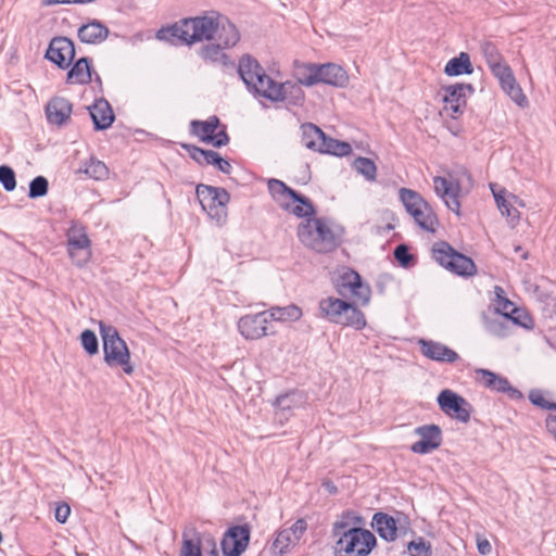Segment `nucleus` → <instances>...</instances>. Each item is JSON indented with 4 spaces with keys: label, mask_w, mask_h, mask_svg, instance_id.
Returning <instances> with one entry per match:
<instances>
[{
    "label": "nucleus",
    "mask_w": 556,
    "mask_h": 556,
    "mask_svg": "<svg viewBox=\"0 0 556 556\" xmlns=\"http://www.w3.org/2000/svg\"><path fill=\"white\" fill-rule=\"evenodd\" d=\"M161 40L177 39L192 46L203 41H219L222 46L235 47L240 41L237 26L218 11L210 10L193 17H186L157 31Z\"/></svg>",
    "instance_id": "nucleus-1"
},
{
    "label": "nucleus",
    "mask_w": 556,
    "mask_h": 556,
    "mask_svg": "<svg viewBox=\"0 0 556 556\" xmlns=\"http://www.w3.org/2000/svg\"><path fill=\"white\" fill-rule=\"evenodd\" d=\"M300 242L317 253H328L337 245V237L330 223L325 218L313 217L302 219L296 228Z\"/></svg>",
    "instance_id": "nucleus-2"
},
{
    "label": "nucleus",
    "mask_w": 556,
    "mask_h": 556,
    "mask_svg": "<svg viewBox=\"0 0 556 556\" xmlns=\"http://www.w3.org/2000/svg\"><path fill=\"white\" fill-rule=\"evenodd\" d=\"M472 188V178L466 169L448 173L447 176H435L433 189L444 204L460 216V198L469 193Z\"/></svg>",
    "instance_id": "nucleus-3"
},
{
    "label": "nucleus",
    "mask_w": 556,
    "mask_h": 556,
    "mask_svg": "<svg viewBox=\"0 0 556 556\" xmlns=\"http://www.w3.org/2000/svg\"><path fill=\"white\" fill-rule=\"evenodd\" d=\"M99 330L103 342L104 363L111 368H122L126 375H132L135 367L131 364L130 351L117 329L100 321Z\"/></svg>",
    "instance_id": "nucleus-4"
},
{
    "label": "nucleus",
    "mask_w": 556,
    "mask_h": 556,
    "mask_svg": "<svg viewBox=\"0 0 556 556\" xmlns=\"http://www.w3.org/2000/svg\"><path fill=\"white\" fill-rule=\"evenodd\" d=\"M333 535L338 536L336 549L353 556H367L376 545L375 535L362 528H348L346 522L333 525Z\"/></svg>",
    "instance_id": "nucleus-5"
},
{
    "label": "nucleus",
    "mask_w": 556,
    "mask_h": 556,
    "mask_svg": "<svg viewBox=\"0 0 556 556\" xmlns=\"http://www.w3.org/2000/svg\"><path fill=\"white\" fill-rule=\"evenodd\" d=\"M319 311L321 317L344 327L361 330L367 325L362 311L353 304L334 296L321 299L319 301Z\"/></svg>",
    "instance_id": "nucleus-6"
},
{
    "label": "nucleus",
    "mask_w": 556,
    "mask_h": 556,
    "mask_svg": "<svg viewBox=\"0 0 556 556\" xmlns=\"http://www.w3.org/2000/svg\"><path fill=\"white\" fill-rule=\"evenodd\" d=\"M267 186L270 195L282 210L303 219L314 217L315 210L307 198L300 195L278 179H269Z\"/></svg>",
    "instance_id": "nucleus-7"
},
{
    "label": "nucleus",
    "mask_w": 556,
    "mask_h": 556,
    "mask_svg": "<svg viewBox=\"0 0 556 556\" xmlns=\"http://www.w3.org/2000/svg\"><path fill=\"white\" fill-rule=\"evenodd\" d=\"M399 197L406 212L426 231L434 232L439 225L437 215L429 203L415 190L401 188Z\"/></svg>",
    "instance_id": "nucleus-8"
},
{
    "label": "nucleus",
    "mask_w": 556,
    "mask_h": 556,
    "mask_svg": "<svg viewBox=\"0 0 556 556\" xmlns=\"http://www.w3.org/2000/svg\"><path fill=\"white\" fill-rule=\"evenodd\" d=\"M197 195L204 211L218 225H224L227 219V204L230 200L229 193L222 188L205 185L197 187Z\"/></svg>",
    "instance_id": "nucleus-9"
},
{
    "label": "nucleus",
    "mask_w": 556,
    "mask_h": 556,
    "mask_svg": "<svg viewBox=\"0 0 556 556\" xmlns=\"http://www.w3.org/2000/svg\"><path fill=\"white\" fill-rule=\"evenodd\" d=\"M240 77L250 90L267 99V92L275 80L265 74L258 62L250 55H244L239 61Z\"/></svg>",
    "instance_id": "nucleus-10"
},
{
    "label": "nucleus",
    "mask_w": 556,
    "mask_h": 556,
    "mask_svg": "<svg viewBox=\"0 0 556 556\" xmlns=\"http://www.w3.org/2000/svg\"><path fill=\"white\" fill-rule=\"evenodd\" d=\"M432 254L435 261L459 276H472L476 274V265L471 258L456 252L446 242H438L433 245Z\"/></svg>",
    "instance_id": "nucleus-11"
},
{
    "label": "nucleus",
    "mask_w": 556,
    "mask_h": 556,
    "mask_svg": "<svg viewBox=\"0 0 556 556\" xmlns=\"http://www.w3.org/2000/svg\"><path fill=\"white\" fill-rule=\"evenodd\" d=\"M67 253L77 267H84L92 257L91 240L86 228L79 224H73L66 232Z\"/></svg>",
    "instance_id": "nucleus-12"
},
{
    "label": "nucleus",
    "mask_w": 556,
    "mask_h": 556,
    "mask_svg": "<svg viewBox=\"0 0 556 556\" xmlns=\"http://www.w3.org/2000/svg\"><path fill=\"white\" fill-rule=\"evenodd\" d=\"M490 189L501 215L511 228H515L521 218L518 207H525V201L496 184H490Z\"/></svg>",
    "instance_id": "nucleus-13"
},
{
    "label": "nucleus",
    "mask_w": 556,
    "mask_h": 556,
    "mask_svg": "<svg viewBox=\"0 0 556 556\" xmlns=\"http://www.w3.org/2000/svg\"><path fill=\"white\" fill-rule=\"evenodd\" d=\"M473 91L469 84H454L442 87L438 93L443 102V112L452 118L463 114L467 97Z\"/></svg>",
    "instance_id": "nucleus-14"
},
{
    "label": "nucleus",
    "mask_w": 556,
    "mask_h": 556,
    "mask_svg": "<svg viewBox=\"0 0 556 556\" xmlns=\"http://www.w3.org/2000/svg\"><path fill=\"white\" fill-rule=\"evenodd\" d=\"M240 334L245 340H260L275 333L270 329V321L266 311L256 314H247L239 318L237 324Z\"/></svg>",
    "instance_id": "nucleus-15"
},
{
    "label": "nucleus",
    "mask_w": 556,
    "mask_h": 556,
    "mask_svg": "<svg viewBox=\"0 0 556 556\" xmlns=\"http://www.w3.org/2000/svg\"><path fill=\"white\" fill-rule=\"evenodd\" d=\"M493 75L498 79L503 91L520 108L528 105V99L517 83L511 68L506 63H501L491 68Z\"/></svg>",
    "instance_id": "nucleus-16"
},
{
    "label": "nucleus",
    "mask_w": 556,
    "mask_h": 556,
    "mask_svg": "<svg viewBox=\"0 0 556 556\" xmlns=\"http://www.w3.org/2000/svg\"><path fill=\"white\" fill-rule=\"evenodd\" d=\"M494 294V306L497 313L516 325L525 328H531L532 319L525 311L516 307V305L506 298V293L502 287L495 286Z\"/></svg>",
    "instance_id": "nucleus-17"
},
{
    "label": "nucleus",
    "mask_w": 556,
    "mask_h": 556,
    "mask_svg": "<svg viewBox=\"0 0 556 556\" xmlns=\"http://www.w3.org/2000/svg\"><path fill=\"white\" fill-rule=\"evenodd\" d=\"M438 404L442 412L462 422L470 419V405L460 395L450 389H445L438 395Z\"/></svg>",
    "instance_id": "nucleus-18"
},
{
    "label": "nucleus",
    "mask_w": 556,
    "mask_h": 556,
    "mask_svg": "<svg viewBox=\"0 0 556 556\" xmlns=\"http://www.w3.org/2000/svg\"><path fill=\"white\" fill-rule=\"evenodd\" d=\"M219 121L216 116H212L206 121H192L191 132L197 136L201 141L212 143L214 147H222L228 142V137L225 131L216 132Z\"/></svg>",
    "instance_id": "nucleus-19"
},
{
    "label": "nucleus",
    "mask_w": 556,
    "mask_h": 556,
    "mask_svg": "<svg viewBox=\"0 0 556 556\" xmlns=\"http://www.w3.org/2000/svg\"><path fill=\"white\" fill-rule=\"evenodd\" d=\"M306 528L305 520L299 519L291 527L280 530L271 546L274 554L281 556L289 552L300 542Z\"/></svg>",
    "instance_id": "nucleus-20"
},
{
    "label": "nucleus",
    "mask_w": 556,
    "mask_h": 556,
    "mask_svg": "<svg viewBox=\"0 0 556 556\" xmlns=\"http://www.w3.org/2000/svg\"><path fill=\"white\" fill-rule=\"evenodd\" d=\"M250 541V531L247 527L236 526L224 535L222 548L225 556H240Z\"/></svg>",
    "instance_id": "nucleus-21"
},
{
    "label": "nucleus",
    "mask_w": 556,
    "mask_h": 556,
    "mask_svg": "<svg viewBox=\"0 0 556 556\" xmlns=\"http://www.w3.org/2000/svg\"><path fill=\"white\" fill-rule=\"evenodd\" d=\"M415 432L420 437V440L410 446L412 452L416 454H428L441 445L442 433L438 426H421L418 427Z\"/></svg>",
    "instance_id": "nucleus-22"
},
{
    "label": "nucleus",
    "mask_w": 556,
    "mask_h": 556,
    "mask_svg": "<svg viewBox=\"0 0 556 556\" xmlns=\"http://www.w3.org/2000/svg\"><path fill=\"white\" fill-rule=\"evenodd\" d=\"M267 99L273 102L288 101L292 104H300L304 100V92L299 83L275 81L271 89L267 92Z\"/></svg>",
    "instance_id": "nucleus-23"
},
{
    "label": "nucleus",
    "mask_w": 556,
    "mask_h": 556,
    "mask_svg": "<svg viewBox=\"0 0 556 556\" xmlns=\"http://www.w3.org/2000/svg\"><path fill=\"white\" fill-rule=\"evenodd\" d=\"M75 56V48L73 41L65 37H59L51 40L47 50V58L59 65L67 67Z\"/></svg>",
    "instance_id": "nucleus-24"
},
{
    "label": "nucleus",
    "mask_w": 556,
    "mask_h": 556,
    "mask_svg": "<svg viewBox=\"0 0 556 556\" xmlns=\"http://www.w3.org/2000/svg\"><path fill=\"white\" fill-rule=\"evenodd\" d=\"M349 80V75L341 65L336 63L319 64L316 85L326 84L336 88H345Z\"/></svg>",
    "instance_id": "nucleus-25"
},
{
    "label": "nucleus",
    "mask_w": 556,
    "mask_h": 556,
    "mask_svg": "<svg viewBox=\"0 0 556 556\" xmlns=\"http://www.w3.org/2000/svg\"><path fill=\"white\" fill-rule=\"evenodd\" d=\"M73 106L70 100L63 97H54L46 106L47 119L52 125L63 126L70 121Z\"/></svg>",
    "instance_id": "nucleus-26"
},
{
    "label": "nucleus",
    "mask_w": 556,
    "mask_h": 556,
    "mask_svg": "<svg viewBox=\"0 0 556 556\" xmlns=\"http://www.w3.org/2000/svg\"><path fill=\"white\" fill-rule=\"evenodd\" d=\"M419 345L421 353L432 361L453 363L458 358L455 351L440 342L420 340Z\"/></svg>",
    "instance_id": "nucleus-27"
},
{
    "label": "nucleus",
    "mask_w": 556,
    "mask_h": 556,
    "mask_svg": "<svg viewBox=\"0 0 556 556\" xmlns=\"http://www.w3.org/2000/svg\"><path fill=\"white\" fill-rule=\"evenodd\" d=\"M342 283L348 287L353 295L363 304H368L370 300V289L362 282L361 276L354 270H346L342 275Z\"/></svg>",
    "instance_id": "nucleus-28"
},
{
    "label": "nucleus",
    "mask_w": 556,
    "mask_h": 556,
    "mask_svg": "<svg viewBox=\"0 0 556 556\" xmlns=\"http://www.w3.org/2000/svg\"><path fill=\"white\" fill-rule=\"evenodd\" d=\"M90 115L97 129H106L114 121L111 105L105 100L96 101L90 108Z\"/></svg>",
    "instance_id": "nucleus-29"
},
{
    "label": "nucleus",
    "mask_w": 556,
    "mask_h": 556,
    "mask_svg": "<svg viewBox=\"0 0 556 556\" xmlns=\"http://www.w3.org/2000/svg\"><path fill=\"white\" fill-rule=\"evenodd\" d=\"M269 321H278V323H290L299 320L303 313L302 309L295 305L290 304L287 306H273L266 309Z\"/></svg>",
    "instance_id": "nucleus-30"
},
{
    "label": "nucleus",
    "mask_w": 556,
    "mask_h": 556,
    "mask_svg": "<svg viewBox=\"0 0 556 556\" xmlns=\"http://www.w3.org/2000/svg\"><path fill=\"white\" fill-rule=\"evenodd\" d=\"M109 29L99 22L83 25L78 30V37L86 43H99L106 39Z\"/></svg>",
    "instance_id": "nucleus-31"
},
{
    "label": "nucleus",
    "mask_w": 556,
    "mask_h": 556,
    "mask_svg": "<svg viewBox=\"0 0 556 556\" xmlns=\"http://www.w3.org/2000/svg\"><path fill=\"white\" fill-rule=\"evenodd\" d=\"M201 543L202 538L194 528L185 530L179 556H202Z\"/></svg>",
    "instance_id": "nucleus-32"
},
{
    "label": "nucleus",
    "mask_w": 556,
    "mask_h": 556,
    "mask_svg": "<svg viewBox=\"0 0 556 556\" xmlns=\"http://www.w3.org/2000/svg\"><path fill=\"white\" fill-rule=\"evenodd\" d=\"M374 527L379 535L386 541H393L396 538V522L394 518L383 513L374 516Z\"/></svg>",
    "instance_id": "nucleus-33"
},
{
    "label": "nucleus",
    "mask_w": 556,
    "mask_h": 556,
    "mask_svg": "<svg viewBox=\"0 0 556 556\" xmlns=\"http://www.w3.org/2000/svg\"><path fill=\"white\" fill-rule=\"evenodd\" d=\"M319 64L315 63H295L294 76L302 86L312 87L316 85Z\"/></svg>",
    "instance_id": "nucleus-34"
},
{
    "label": "nucleus",
    "mask_w": 556,
    "mask_h": 556,
    "mask_svg": "<svg viewBox=\"0 0 556 556\" xmlns=\"http://www.w3.org/2000/svg\"><path fill=\"white\" fill-rule=\"evenodd\" d=\"M472 71L470 58L466 52H462L458 56L451 59L444 67V73L447 76L471 74Z\"/></svg>",
    "instance_id": "nucleus-35"
},
{
    "label": "nucleus",
    "mask_w": 556,
    "mask_h": 556,
    "mask_svg": "<svg viewBox=\"0 0 556 556\" xmlns=\"http://www.w3.org/2000/svg\"><path fill=\"white\" fill-rule=\"evenodd\" d=\"M90 79V64L86 58L78 60L67 73V81L71 84H87Z\"/></svg>",
    "instance_id": "nucleus-36"
},
{
    "label": "nucleus",
    "mask_w": 556,
    "mask_h": 556,
    "mask_svg": "<svg viewBox=\"0 0 556 556\" xmlns=\"http://www.w3.org/2000/svg\"><path fill=\"white\" fill-rule=\"evenodd\" d=\"M324 138L325 134L317 126L313 124L302 126V142L306 148L318 151Z\"/></svg>",
    "instance_id": "nucleus-37"
},
{
    "label": "nucleus",
    "mask_w": 556,
    "mask_h": 556,
    "mask_svg": "<svg viewBox=\"0 0 556 556\" xmlns=\"http://www.w3.org/2000/svg\"><path fill=\"white\" fill-rule=\"evenodd\" d=\"M318 152L329 153L337 156H344L349 155L352 152V147L348 142L339 141L332 138H327L325 136L323 144H320Z\"/></svg>",
    "instance_id": "nucleus-38"
},
{
    "label": "nucleus",
    "mask_w": 556,
    "mask_h": 556,
    "mask_svg": "<svg viewBox=\"0 0 556 556\" xmlns=\"http://www.w3.org/2000/svg\"><path fill=\"white\" fill-rule=\"evenodd\" d=\"M210 43L203 46L199 54L204 61L208 62H217L225 56L223 53L224 49H229L230 47L222 46L219 41H208Z\"/></svg>",
    "instance_id": "nucleus-39"
},
{
    "label": "nucleus",
    "mask_w": 556,
    "mask_h": 556,
    "mask_svg": "<svg viewBox=\"0 0 556 556\" xmlns=\"http://www.w3.org/2000/svg\"><path fill=\"white\" fill-rule=\"evenodd\" d=\"M84 173L96 180H103L109 177V168L97 159H90L85 163Z\"/></svg>",
    "instance_id": "nucleus-40"
},
{
    "label": "nucleus",
    "mask_w": 556,
    "mask_h": 556,
    "mask_svg": "<svg viewBox=\"0 0 556 556\" xmlns=\"http://www.w3.org/2000/svg\"><path fill=\"white\" fill-rule=\"evenodd\" d=\"M189 150L191 157L198 163L213 164L216 165V162L219 159V154L215 151L203 150L197 147H188L184 146Z\"/></svg>",
    "instance_id": "nucleus-41"
},
{
    "label": "nucleus",
    "mask_w": 556,
    "mask_h": 556,
    "mask_svg": "<svg viewBox=\"0 0 556 556\" xmlns=\"http://www.w3.org/2000/svg\"><path fill=\"white\" fill-rule=\"evenodd\" d=\"M354 168L363 175L367 180L374 181L377 176V167L375 163L367 157H357L354 161Z\"/></svg>",
    "instance_id": "nucleus-42"
},
{
    "label": "nucleus",
    "mask_w": 556,
    "mask_h": 556,
    "mask_svg": "<svg viewBox=\"0 0 556 556\" xmlns=\"http://www.w3.org/2000/svg\"><path fill=\"white\" fill-rule=\"evenodd\" d=\"M49 190V181L43 176H37L29 184L28 197L30 199L42 198L47 195Z\"/></svg>",
    "instance_id": "nucleus-43"
},
{
    "label": "nucleus",
    "mask_w": 556,
    "mask_h": 556,
    "mask_svg": "<svg viewBox=\"0 0 556 556\" xmlns=\"http://www.w3.org/2000/svg\"><path fill=\"white\" fill-rule=\"evenodd\" d=\"M481 53L483 54L490 70L495 67L502 62V56L498 53L496 47L491 42H483L480 46Z\"/></svg>",
    "instance_id": "nucleus-44"
},
{
    "label": "nucleus",
    "mask_w": 556,
    "mask_h": 556,
    "mask_svg": "<svg viewBox=\"0 0 556 556\" xmlns=\"http://www.w3.org/2000/svg\"><path fill=\"white\" fill-rule=\"evenodd\" d=\"M407 551L412 556H431V544L424 538H418L408 543Z\"/></svg>",
    "instance_id": "nucleus-45"
},
{
    "label": "nucleus",
    "mask_w": 556,
    "mask_h": 556,
    "mask_svg": "<svg viewBox=\"0 0 556 556\" xmlns=\"http://www.w3.org/2000/svg\"><path fill=\"white\" fill-rule=\"evenodd\" d=\"M80 342L84 350L89 355H94L99 351V343L96 333L92 330L86 329L80 334Z\"/></svg>",
    "instance_id": "nucleus-46"
},
{
    "label": "nucleus",
    "mask_w": 556,
    "mask_h": 556,
    "mask_svg": "<svg viewBox=\"0 0 556 556\" xmlns=\"http://www.w3.org/2000/svg\"><path fill=\"white\" fill-rule=\"evenodd\" d=\"M0 182L7 191H13L15 189V173L11 167L5 165L0 166Z\"/></svg>",
    "instance_id": "nucleus-47"
},
{
    "label": "nucleus",
    "mask_w": 556,
    "mask_h": 556,
    "mask_svg": "<svg viewBox=\"0 0 556 556\" xmlns=\"http://www.w3.org/2000/svg\"><path fill=\"white\" fill-rule=\"evenodd\" d=\"M299 403L300 401L294 393L280 395L276 400L277 409L282 413L299 406Z\"/></svg>",
    "instance_id": "nucleus-48"
},
{
    "label": "nucleus",
    "mask_w": 556,
    "mask_h": 556,
    "mask_svg": "<svg viewBox=\"0 0 556 556\" xmlns=\"http://www.w3.org/2000/svg\"><path fill=\"white\" fill-rule=\"evenodd\" d=\"M475 374H476L477 381L479 383H481L483 387L489 388V389L492 386H494V382L500 377L498 375H496L493 371H490L488 369H481V368L480 369H476Z\"/></svg>",
    "instance_id": "nucleus-49"
},
{
    "label": "nucleus",
    "mask_w": 556,
    "mask_h": 556,
    "mask_svg": "<svg viewBox=\"0 0 556 556\" xmlns=\"http://www.w3.org/2000/svg\"><path fill=\"white\" fill-rule=\"evenodd\" d=\"M71 515V507L66 503H59L54 510V517L58 522L65 523Z\"/></svg>",
    "instance_id": "nucleus-50"
},
{
    "label": "nucleus",
    "mask_w": 556,
    "mask_h": 556,
    "mask_svg": "<svg viewBox=\"0 0 556 556\" xmlns=\"http://www.w3.org/2000/svg\"><path fill=\"white\" fill-rule=\"evenodd\" d=\"M476 543H477L478 552L481 555H489V554H491L492 545H491V543L489 542L488 539H485L481 534H477L476 535Z\"/></svg>",
    "instance_id": "nucleus-51"
},
{
    "label": "nucleus",
    "mask_w": 556,
    "mask_h": 556,
    "mask_svg": "<svg viewBox=\"0 0 556 556\" xmlns=\"http://www.w3.org/2000/svg\"><path fill=\"white\" fill-rule=\"evenodd\" d=\"M394 256L402 265H407L410 261V255L405 245H399L394 251Z\"/></svg>",
    "instance_id": "nucleus-52"
},
{
    "label": "nucleus",
    "mask_w": 556,
    "mask_h": 556,
    "mask_svg": "<svg viewBox=\"0 0 556 556\" xmlns=\"http://www.w3.org/2000/svg\"><path fill=\"white\" fill-rule=\"evenodd\" d=\"M490 389L493 391H498V392H508V391L513 390L508 380L501 376L494 382V386H492Z\"/></svg>",
    "instance_id": "nucleus-53"
},
{
    "label": "nucleus",
    "mask_w": 556,
    "mask_h": 556,
    "mask_svg": "<svg viewBox=\"0 0 556 556\" xmlns=\"http://www.w3.org/2000/svg\"><path fill=\"white\" fill-rule=\"evenodd\" d=\"M530 400H531V402L534 405H538V406H541V407H545V408L556 407V405L549 404V402L546 401L544 399V396L542 394H540V393H531L530 394Z\"/></svg>",
    "instance_id": "nucleus-54"
},
{
    "label": "nucleus",
    "mask_w": 556,
    "mask_h": 556,
    "mask_svg": "<svg viewBox=\"0 0 556 556\" xmlns=\"http://www.w3.org/2000/svg\"><path fill=\"white\" fill-rule=\"evenodd\" d=\"M546 428L551 434L556 439V413L549 414L546 418Z\"/></svg>",
    "instance_id": "nucleus-55"
},
{
    "label": "nucleus",
    "mask_w": 556,
    "mask_h": 556,
    "mask_svg": "<svg viewBox=\"0 0 556 556\" xmlns=\"http://www.w3.org/2000/svg\"><path fill=\"white\" fill-rule=\"evenodd\" d=\"M205 543L210 547V552L205 556H218L216 541L213 538L207 536L205 539Z\"/></svg>",
    "instance_id": "nucleus-56"
},
{
    "label": "nucleus",
    "mask_w": 556,
    "mask_h": 556,
    "mask_svg": "<svg viewBox=\"0 0 556 556\" xmlns=\"http://www.w3.org/2000/svg\"><path fill=\"white\" fill-rule=\"evenodd\" d=\"M216 166L223 173H229L231 169L229 162L224 160L222 156H219L218 161L216 162Z\"/></svg>",
    "instance_id": "nucleus-57"
},
{
    "label": "nucleus",
    "mask_w": 556,
    "mask_h": 556,
    "mask_svg": "<svg viewBox=\"0 0 556 556\" xmlns=\"http://www.w3.org/2000/svg\"><path fill=\"white\" fill-rule=\"evenodd\" d=\"M50 3H79L78 0H49Z\"/></svg>",
    "instance_id": "nucleus-58"
}]
</instances>
